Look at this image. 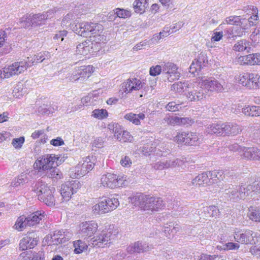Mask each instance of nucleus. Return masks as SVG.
Here are the masks:
<instances>
[{"mask_svg": "<svg viewBox=\"0 0 260 260\" xmlns=\"http://www.w3.org/2000/svg\"><path fill=\"white\" fill-rule=\"evenodd\" d=\"M122 134L120 136V139L118 140L121 141H122L123 142H126V141H132L133 139V137L131 136V135L129 134V133L127 131H124L122 130Z\"/></svg>", "mask_w": 260, "mask_h": 260, "instance_id": "nucleus-60", "label": "nucleus"}, {"mask_svg": "<svg viewBox=\"0 0 260 260\" xmlns=\"http://www.w3.org/2000/svg\"><path fill=\"white\" fill-rule=\"evenodd\" d=\"M223 136H235L242 132V127L235 123L229 122L222 123Z\"/></svg>", "mask_w": 260, "mask_h": 260, "instance_id": "nucleus-20", "label": "nucleus"}, {"mask_svg": "<svg viewBox=\"0 0 260 260\" xmlns=\"http://www.w3.org/2000/svg\"><path fill=\"white\" fill-rule=\"evenodd\" d=\"M177 70L176 65L172 62H167L162 67V72L166 74V77L169 82L179 79L180 74Z\"/></svg>", "mask_w": 260, "mask_h": 260, "instance_id": "nucleus-14", "label": "nucleus"}, {"mask_svg": "<svg viewBox=\"0 0 260 260\" xmlns=\"http://www.w3.org/2000/svg\"><path fill=\"white\" fill-rule=\"evenodd\" d=\"M98 228V224L95 221H85L80 224V231L83 236H91L96 232Z\"/></svg>", "mask_w": 260, "mask_h": 260, "instance_id": "nucleus-18", "label": "nucleus"}, {"mask_svg": "<svg viewBox=\"0 0 260 260\" xmlns=\"http://www.w3.org/2000/svg\"><path fill=\"white\" fill-rule=\"evenodd\" d=\"M102 205L99 202L92 207V212L96 214H102L107 213V210L103 209Z\"/></svg>", "mask_w": 260, "mask_h": 260, "instance_id": "nucleus-55", "label": "nucleus"}, {"mask_svg": "<svg viewBox=\"0 0 260 260\" xmlns=\"http://www.w3.org/2000/svg\"><path fill=\"white\" fill-rule=\"evenodd\" d=\"M195 87L193 83H188L187 82H177L174 83L171 86V90L177 93H181L187 88Z\"/></svg>", "mask_w": 260, "mask_h": 260, "instance_id": "nucleus-28", "label": "nucleus"}, {"mask_svg": "<svg viewBox=\"0 0 260 260\" xmlns=\"http://www.w3.org/2000/svg\"><path fill=\"white\" fill-rule=\"evenodd\" d=\"M166 108L170 111L174 112L178 111L181 108V106L180 104L172 102L168 104L166 106Z\"/></svg>", "mask_w": 260, "mask_h": 260, "instance_id": "nucleus-57", "label": "nucleus"}, {"mask_svg": "<svg viewBox=\"0 0 260 260\" xmlns=\"http://www.w3.org/2000/svg\"><path fill=\"white\" fill-rule=\"evenodd\" d=\"M250 252L257 258L260 259V246H252L250 249Z\"/></svg>", "mask_w": 260, "mask_h": 260, "instance_id": "nucleus-64", "label": "nucleus"}, {"mask_svg": "<svg viewBox=\"0 0 260 260\" xmlns=\"http://www.w3.org/2000/svg\"><path fill=\"white\" fill-rule=\"evenodd\" d=\"M80 187V183L77 180L67 182L62 184L60 187V192L63 201H69L72 195L77 192Z\"/></svg>", "mask_w": 260, "mask_h": 260, "instance_id": "nucleus-9", "label": "nucleus"}, {"mask_svg": "<svg viewBox=\"0 0 260 260\" xmlns=\"http://www.w3.org/2000/svg\"><path fill=\"white\" fill-rule=\"evenodd\" d=\"M30 66L28 61L15 62L0 70V80L18 75L23 73Z\"/></svg>", "mask_w": 260, "mask_h": 260, "instance_id": "nucleus-5", "label": "nucleus"}, {"mask_svg": "<svg viewBox=\"0 0 260 260\" xmlns=\"http://www.w3.org/2000/svg\"><path fill=\"white\" fill-rule=\"evenodd\" d=\"M240 198L243 199L249 193H253L258 196L260 198V181L258 182H253L246 186L242 185L239 186Z\"/></svg>", "mask_w": 260, "mask_h": 260, "instance_id": "nucleus-16", "label": "nucleus"}, {"mask_svg": "<svg viewBox=\"0 0 260 260\" xmlns=\"http://www.w3.org/2000/svg\"><path fill=\"white\" fill-rule=\"evenodd\" d=\"M242 155L247 159L260 160V149L256 147H244Z\"/></svg>", "mask_w": 260, "mask_h": 260, "instance_id": "nucleus-22", "label": "nucleus"}, {"mask_svg": "<svg viewBox=\"0 0 260 260\" xmlns=\"http://www.w3.org/2000/svg\"><path fill=\"white\" fill-rule=\"evenodd\" d=\"M32 191L38 196V199L48 206L55 205L53 193L55 188L42 181H39L32 187Z\"/></svg>", "mask_w": 260, "mask_h": 260, "instance_id": "nucleus-1", "label": "nucleus"}, {"mask_svg": "<svg viewBox=\"0 0 260 260\" xmlns=\"http://www.w3.org/2000/svg\"><path fill=\"white\" fill-rule=\"evenodd\" d=\"M147 196L141 193H137L128 198L129 203L135 206L139 207L141 210L144 209Z\"/></svg>", "mask_w": 260, "mask_h": 260, "instance_id": "nucleus-21", "label": "nucleus"}, {"mask_svg": "<svg viewBox=\"0 0 260 260\" xmlns=\"http://www.w3.org/2000/svg\"><path fill=\"white\" fill-rule=\"evenodd\" d=\"M66 78L68 79V81L71 82L80 81L77 67H76L74 70L71 72V73H69Z\"/></svg>", "mask_w": 260, "mask_h": 260, "instance_id": "nucleus-46", "label": "nucleus"}, {"mask_svg": "<svg viewBox=\"0 0 260 260\" xmlns=\"http://www.w3.org/2000/svg\"><path fill=\"white\" fill-rule=\"evenodd\" d=\"M108 128L114 134V137L117 139H120V136L122 132L121 126L117 123H111L108 125Z\"/></svg>", "mask_w": 260, "mask_h": 260, "instance_id": "nucleus-38", "label": "nucleus"}, {"mask_svg": "<svg viewBox=\"0 0 260 260\" xmlns=\"http://www.w3.org/2000/svg\"><path fill=\"white\" fill-rule=\"evenodd\" d=\"M126 177L114 174L107 173L102 175L101 182L104 187L114 188L125 185Z\"/></svg>", "mask_w": 260, "mask_h": 260, "instance_id": "nucleus-8", "label": "nucleus"}, {"mask_svg": "<svg viewBox=\"0 0 260 260\" xmlns=\"http://www.w3.org/2000/svg\"><path fill=\"white\" fill-rule=\"evenodd\" d=\"M119 231L114 225H110L107 231H103L91 240L93 247H104L115 239Z\"/></svg>", "mask_w": 260, "mask_h": 260, "instance_id": "nucleus-2", "label": "nucleus"}, {"mask_svg": "<svg viewBox=\"0 0 260 260\" xmlns=\"http://www.w3.org/2000/svg\"><path fill=\"white\" fill-rule=\"evenodd\" d=\"M58 158H56L55 154H47L39 157L34 164V168L39 171H47L54 165L55 162L57 164Z\"/></svg>", "mask_w": 260, "mask_h": 260, "instance_id": "nucleus-10", "label": "nucleus"}, {"mask_svg": "<svg viewBox=\"0 0 260 260\" xmlns=\"http://www.w3.org/2000/svg\"><path fill=\"white\" fill-rule=\"evenodd\" d=\"M24 142V138L21 137L18 138L14 139L12 144L15 148H20Z\"/></svg>", "mask_w": 260, "mask_h": 260, "instance_id": "nucleus-58", "label": "nucleus"}, {"mask_svg": "<svg viewBox=\"0 0 260 260\" xmlns=\"http://www.w3.org/2000/svg\"><path fill=\"white\" fill-rule=\"evenodd\" d=\"M242 112L249 116H260V107L259 106H247L242 108Z\"/></svg>", "mask_w": 260, "mask_h": 260, "instance_id": "nucleus-32", "label": "nucleus"}, {"mask_svg": "<svg viewBox=\"0 0 260 260\" xmlns=\"http://www.w3.org/2000/svg\"><path fill=\"white\" fill-rule=\"evenodd\" d=\"M250 62L249 65H260V54L253 53L249 54Z\"/></svg>", "mask_w": 260, "mask_h": 260, "instance_id": "nucleus-50", "label": "nucleus"}, {"mask_svg": "<svg viewBox=\"0 0 260 260\" xmlns=\"http://www.w3.org/2000/svg\"><path fill=\"white\" fill-rule=\"evenodd\" d=\"M44 216V212L42 211L35 212L27 217L20 216L18 218L14 227L17 230L22 231L26 226H32L38 224Z\"/></svg>", "mask_w": 260, "mask_h": 260, "instance_id": "nucleus-3", "label": "nucleus"}, {"mask_svg": "<svg viewBox=\"0 0 260 260\" xmlns=\"http://www.w3.org/2000/svg\"><path fill=\"white\" fill-rule=\"evenodd\" d=\"M38 238L35 232L28 233L23 237L19 243V247L22 250L33 248L38 244Z\"/></svg>", "mask_w": 260, "mask_h": 260, "instance_id": "nucleus-13", "label": "nucleus"}, {"mask_svg": "<svg viewBox=\"0 0 260 260\" xmlns=\"http://www.w3.org/2000/svg\"><path fill=\"white\" fill-rule=\"evenodd\" d=\"M96 46H98L96 43H93L90 41H86L77 45V53L84 56L86 55L90 52H95Z\"/></svg>", "mask_w": 260, "mask_h": 260, "instance_id": "nucleus-17", "label": "nucleus"}, {"mask_svg": "<svg viewBox=\"0 0 260 260\" xmlns=\"http://www.w3.org/2000/svg\"><path fill=\"white\" fill-rule=\"evenodd\" d=\"M145 88V83L136 78H129L122 84L121 90L125 93H130L133 91Z\"/></svg>", "mask_w": 260, "mask_h": 260, "instance_id": "nucleus-11", "label": "nucleus"}, {"mask_svg": "<svg viewBox=\"0 0 260 260\" xmlns=\"http://www.w3.org/2000/svg\"><path fill=\"white\" fill-rule=\"evenodd\" d=\"M164 205L165 203L161 198L147 196L143 210L156 212L161 209Z\"/></svg>", "mask_w": 260, "mask_h": 260, "instance_id": "nucleus-12", "label": "nucleus"}, {"mask_svg": "<svg viewBox=\"0 0 260 260\" xmlns=\"http://www.w3.org/2000/svg\"><path fill=\"white\" fill-rule=\"evenodd\" d=\"M240 16H230L224 20V22L227 24L236 25L237 26L240 23Z\"/></svg>", "mask_w": 260, "mask_h": 260, "instance_id": "nucleus-51", "label": "nucleus"}, {"mask_svg": "<svg viewBox=\"0 0 260 260\" xmlns=\"http://www.w3.org/2000/svg\"><path fill=\"white\" fill-rule=\"evenodd\" d=\"M31 17L32 16L30 15L29 16H25L21 18L19 20L20 26L22 27L26 28L28 27L30 25H32Z\"/></svg>", "mask_w": 260, "mask_h": 260, "instance_id": "nucleus-49", "label": "nucleus"}, {"mask_svg": "<svg viewBox=\"0 0 260 260\" xmlns=\"http://www.w3.org/2000/svg\"><path fill=\"white\" fill-rule=\"evenodd\" d=\"M115 11L116 17L125 18L131 16V13L123 9L117 8Z\"/></svg>", "mask_w": 260, "mask_h": 260, "instance_id": "nucleus-52", "label": "nucleus"}, {"mask_svg": "<svg viewBox=\"0 0 260 260\" xmlns=\"http://www.w3.org/2000/svg\"><path fill=\"white\" fill-rule=\"evenodd\" d=\"M235 241L242 244H253L258 242V233L251 230L236 229L234 232Z\"/></svg>", "mask_w": 260, "mask_h": 260, "instance_id": "nucleus-7", "label": "nucleus"}, {"mask_svg": "<svg viewBox=\"0 0 260 260\" xmlns=\"http://www.w3.org/2000/svg\"><path fill=\"white\" fill-rule=\"evenodd\" d=\"M50 57L51 54L48 51L40 52L34 56V58L31 60L32 63H34V62H42L43 60L50 58Z\"/></svg>", "mask_w": 260, "mask_h": 260, "instance_id": "nucleus-41", "label": "nucleus"}, {"mask_svg": "<svg viewBox=\"0 0 260 260\" xmlns=\"http://www.w3.org/2000/svg\"><path fill=\"white\" fill-rule=\"evenodd\" d=\"M100 203L103 209L107 210V213L114 210L119 205L118 199L115 198L104 199Z\"/></svg>", "mask_w": 260, "mask_h": 260, "instance_id": "nucleus-23", "label": "nucleus"}, {"mask_svg": "<svg viewBox=\"0 0 260 260\" xmlns=\"http://www.w3.org/2000/svg\"><path fill=\"white\" fill-rule=\"evenodd\" d=\"M204 212L205 213V217H216L219 212V209L215 206L204 207Z\"/></svg>", "mask_w": 260, "mask_h": 260, "instance_id": "nucleus-40", "label": "nucleus"}, {"mask_svg": "<svg viewBox=\"0 0 260 260\" xmlns=\"http://www.w3.org/2000/svg\"><path fill=\"white\" fill-rule=\"evenodd\" d=\"M199 260H216L219 259V257L218 255H209L205 254H202L198 256Z\"/></svg>", "mask_w": 260, "mask_h": 260, "instance_id": "nucleus-63", "label": "nucleus"}, {"mask_svg": "<svg viewBox=\"0 0 260 260\" xmlns=\"http://www.w3.org/2000/svg\"><path fill=\"white\" fill-rule=\"evenodd\" d=\"M46 175L50 178L56 180L60 179L63 177L62 173L54 166L46 172Z\"/></svg>", "mask_w": 260, "mask_h": 260, "instance_id": "nucleus-34", "label": "nucleus"}, {"mask_svg": "<svg viewBox=\"0 0 260 260\" xmlns=\"http://www.w3.org/2000/svg\"><path fill=\"white\" fill-rule=\"evenodd\" d=\"M51 238L54 244L63 243L66 241L64 232L62 231H56Z\"/></svg>", "mask_w": 260, "mask_h": 260, "instance_id": "nucleus-44", "label": "nucleus"}, {"mask_svg": "<svg viewBox=\"0 0 260 260\" xmlns=\"http://www.w3.org/2000/svg\"><path fill=\"white\" fill-rule=\"evenodd\" d=\"M198 81L206 94L209 92H220L223 90V85L213 77L201 76L198 78Z\"/></svg>", "mask_w": 260, "mask_h": 260, "instance_id": "nucleus-6", "label": "nucleus"}, {"mask_svg": "<svg viewBox=\"0 0 260 260\" xmlns=\"http://www.w3.org/2000/svg\"><path fill=\"white\" fill-rule=\"evenodd\" d=\"M195 60L199 64L198 66H200L202 68L205 66L206 62H207L206 54L202 52L199 55L198 58L196 59Z\"/></svg>", "mask_w": 260, "mask_h": 260, "instance_id": "nucleus-54", "label": "nucleus"}, {"mask_svg": "<svg viewBox=\"0 0 260 260\" xmlns=\"http://www.w3.org/2000/svg\"><path fill=\"white\" fill-rule=\"evenodd\" d=\"M108 113L106 109H95L92 112L91 116L98 119H103L108 117Z\"/></svg>", "mask_w": 260, "mask_h": 260, "instance_id": "nucleus-45", "label": "nucleus"}, {"mask_svg": "<svg viewBox=\"0 0 260 260\" xmlns=\"http://www.w3.org/2000/svg\"><path fill=\"white\" fill-rule=\"evenodd\" d=\"M192 184L196 186L210 185V180L208 178L207 172L198 175L192 180Z\"/></svg>", "mask_w": 260, "mask_h": 260, "instance_id": "nucleus-24", "label": "nucleus"}, {"mask_svg": "<svg viewBox=\"0 0 260 260\" xmlns=\"http://www.w3.org/2000/svg\"><path fill=\"white\" fill-rule=\"evenodd\" d=\"M198 66L199 64L195 60L193 61L189 68V72L193 74L197 71H200L202 68Z\"/></svg>", "mask_w": 260, "mask_h": 260, "instance_id": "nucleus-61", "label": "nucleus"}, {"mask_svg": "<svg viewBox=\"0 0 260 260\" xmlns=\"http://www.w3.org/2000/svg\"><path fill=\"white\" fill-rule=\"evenodd\" d=\"M249 218L255 222H260V210L250 211L248 214Z\"/></svg>", "mask_w": 260, "mask_h": 260, "instance_id": "nucleus-53", "label": "nucleus"}, {"mask_svg": "<svg viewBox=\"0 0 260 260\" xmlns=\"http://www.w3.org/2000/svg\"><path fill=\"white\" fill-rule=\"evenodd\" d=\"M250 78V73H243L236 78V80L239 84L249 89Z\"/></svg>", "mask_w": 260, "mask_h": 260, "instance_id": "nucleus-37", "label": "nucleus"}, {"mask_svg": "<svg viewBox=\"0 0 260 260\" xmlns=\"http://www.w3.org/2000/svg\"><path fill=\"white\" fill-rule=\"evenodd\" d=\"M74 252L77 253H81L86 250L88 247L87 245L83 241L78 240L74 242Z\"/></svg>", "mask_w": 260, "mask_h": 260, "instance_id": "nucleus-42", "label": "nucleus"}, {"mask_svg": "<svg viewBox=\"0 0 260 260\" xmlns=\"http://www.w3.org/2000/svg\"><path fill=\"white\" fill-rule=\"evenodd\" d=\"M145 117V115L143 113H140L138 114H134L133 113H129L128 114H126L124 116V118L133 122V123L136 124V125H140V120H143Z\"/></svg>", "mask_w": 260, "mask_h": 260, "instance_id": "nucleus-31", "label": "nucleus"}, {"mask_svg": "<svg viewBox=\"0 0 260 260\" xmlns=\"http://www.w3.org/2000/svg\"><path fill=\"white\" fill-rule=\"evenodd\" d=\"M27 180L26 174H21L12 182L11 185L13 187H17L21 184H23Z\"/></svg>", "mask_w": 260, "mask_h": 260, "instance_id": "nucleus-48", "label": "nucleus"}, {"mask_svg": "<svg viewBox=\"0 0 260 260\" xmlns=\"http://www.w3.org/2000/svg\"><path fill=\"white\" fill-rule=\"evenodd\" d=\"M152 248V245H149L146 243L137 242L128 246L127 247V251L129 253H141L148 251Z\"/></svg>", "mask_w": 260, "mask_h": 260, "instance_id": "nucleus-19", "label": "nucleus"}, {"mask_svg": "<svg viewBox=\"0 0 260 260\" xmlns=\"http://www.w3.org/2000/svg\"><path fill=\"white\" fill-rule=\"evenodd\" d=\"M91 35H99L103 30V26L99 23H92Z\"/></svg>", "mask_w": 260, "mask_h": 260, "instance_id": "nucleus-56", "label": "nucleus"}, {"mask_svg": "<svg viewBox=\"0 0 260 260\" xmlns=\"http://www.w3.org/2000/svg\"><path fill=\"white\" fill-rule=\"evenodd\" d=\"M195 87L188 88L189 89L186 94V97L190 101H199L206 96V93L204 92L199 83H193Z\"/></svg>", "mask_w": 260, "mask_h": 260, "instance_id": "nucleus-15", "label": "nucleus"}, {"mask_svg": "<svg viewBox=\"0 0 260 260\" xmlns=\"http://www.w3.org/2000/svg\"><path fill=\"white\" fill-rule=\"evenodd\" d=\"M225 194L228 198L233 201L241 199L239 188L238 186L231 185L229 186L228 188L225 189Z\"/></svg>", "mask_w": 260, "mask_h": 260, "instance_id": "nucleus-27", "label": "nucleus"}, {"mask_svg": "<svg viewBox=\"0 0 260 260\" xmlns=\"http://www.w3.org/2000/svg\"><path fill=\"white\" fill-rule=\"evenodd\" d=\"M249 89H257L260 88V76L256 73H250Z\"/></svg>", "mask_w": 260, "mask_h": 260, "instance_id": "nucleus-36", "label": "nucleus"}, {"mask_svg": "<svg viewBox=\"0 0 260 260\" xmlns=\"http://www.w3.org/2000/svg\"><path fill=\"white\" fill-rule=\"evenodd\" d=\"M94 68L91 66H84L77 67L79 73L80 81H84L85 79L89 78L91 73L93 72Z\"/></svg>", "mask_w": 260, "mask_h": 260, "instance_id": "nucleus-25", "label": "nucleus"}, {"mask_svg": "<svg viewBox=\"0 0 260 260\" xmlns=\"http://www.w3.org/2000/svg\"><path fill=\"white\" fill-rule=\"evenodd\" d=\"M173 140L179 145L196 146L201 144L203 139L196 133L183 132L177 133Z\"/></svg>", "mask_w": 260, "mask_h": 260, "instance_id": "nucleus-4", "label": "nucleus"}, {"mask_svg": "<svg viewBox=\"0 0 260 260\" xmlns=\"http://www.w3.org/2000/svg\"><path fill=\"white\" fill-rule=\"evenodd\" d=\"M28 255H29L28 252L26 251V252H24L20 254V256H23L24 257L25 256H27V258H31V260H42L41 255L37 253H34L32 254V257H31L30 256Z\"/></svg>", "mask_w": 260, "mask_h": 260, "instance_id": "nucleus-62", "label": "nucleus"}, {"mask_svg": "<svg viewBox=\"0 0 260 260\" xmlns=\"http://www.w3.org/2000/svg\"><path fill=\"white\" fill-rule=\"evenodd\" d=\"M251 47L250 43L245 40L238 41L233 46V50L235 51H246L248 53L250 51Z\"/></svg>", "mask_w": 260, "mask_h": 260, "instance_id": "nucleus-26", "label": "nucleus"}, {"mask_svg": "<svg viewBox=\"0 0 260 260\" xmlns=\"http://www.w3.org/2000/svg\"><path fill=\"white\" fill-rule=\"evenodd\" d=\"M206 133L210 135L215 134L217 136H223L222 123H214L209 125L206 129Z\"/></svg>", "mask_w": 260, "mask_h": 260, "instance_id": "nucleus-29", "label": "nucleus"}, {"mask_svg": "<svg viewBox=\"0 0 260 260\" xmlns=\"http://www.w3.org/2000/svg\"><path fill=\"white\" fill-rule=\"evenodd\" d=\"M85 24H87V22H83L80 23H77L75 25L72 24V30L81 36L87 37H88V31H86V26H83Z\"/></svg>", "mask_w": 260, "mask_h": 260, "instance_id": "nucleus-33", "label": "nucleus"}, {"mask_svg": "<svg viewBox=\"0 0 260 260\" xmlns=\"http://www.w3.org/2000/svg\"><path fill=\"white\" fill-rule=\"evenodd\" d=\"M46 20L43 13L34 15L31 17L32 25L41 26L45 24Z\"/></svg>", "mask_w": 260, "mask_h": 260, "instance_id": "nucleus-43", "label": "nucleus"}, {"mask_svg": "<svg viewBox=\"0 0 260 260\" xmlns=\"http://www.w3.org/2000/svg\"><path fill=\"white\" fill-rule=\"evenodd\" d=\"M26 92V89L24 88L23 84L22 83H18L14 88L13 95L16 98H20Z\"/></svg>", "mask_w": 260, "mask_h": 260, "instance_id": "nucleus-39", "label": "nucleus"}, {"mask_svg": "<svg viewBox=\"0 0 260 260\" xmlns=\"http://www.w3.org/2000/svg\"><path fill=\"white\" fill-rule=\"evenodd\" d=\"M147 6V0H136L133 3L135 11L139 14L143 13Z\"/></svg>", "mask_w": 260, "mask_h": 260, "instance_id": "nucleus-35", "label": "nucleus"}, {"mask_svg": "<svg viewBox=\"0 0 260 260\" xmlns=\"http://www.w3.org/2000/svg\"><path fill=\"white\" fill-rule=\"evenodd\" d=\"M162 69L160 66L157 65L155 67H152L150 69L149 73L151 76H156L160 74Z\"/></svg>", "mask_w": 260, "mask_h": 260, "instance_id": "nucleus-59", "label": "nucleus"}, {"mask_svg": "<svg viewBox=\"0 0 260 260\" xmlns=\"http://www.w3.org/2000/svg\"><path fill=\"white\" fill-rule=\"evenodd\" d=\"M208 178L210 180V184L220 181L224 179L223 172L222 171L214 170L207 172Z\"/></svg>", "mask_w": 260, "mask_h": 260, "instance_id": "nucleus-30", "label": "nucleus"}, {"mask_svg": "<svg viewBox=\"0 0 260 260\" xmlns=\"http://www.w3.org/2000/svg\"><path fill=\"white\" fill-rule=\"evenodd\" d=\"M163 121L164 123L172 125H180V117L177 116H167L164 118Z\"/></svg>", "mask_w": 260, "mask_h": 260, "instance_id": "nucleus-47", "label": "nucleus"}]
</instances>
